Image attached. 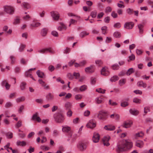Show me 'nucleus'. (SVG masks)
I'll use <instances>...</instances> for the list:
<instances>
[{
    "mask_svg": "<svg viewBox=\"0 0 153 153\" xmlns=\"http://www.w3.org/2000/svg\"><path fill=\"white\" fill-rule=\"evenodd\" d=\"M132 146V143L125 140L123 143L119 142L117 146V152H123L131 149Z\"/></svg>",
    "mask_w": 153,
    "mask_h": 153,
    "instance_id": "1",
    "label": "nucleus"
},
{
    "mask_svg": "<svg viewBox=\"0 0 153 153\" xmlns=\"http://www.w3.org/2000/svg\"><path fill=\"white\" fill-rule=\"evenodd\" d=\"M108 114L107 111L102 110L99 111L97 117L99 120L104 121L108 118Z\"/></svg>",
    "mask_w": 153,
    "mask_h": 153,
    "instance_id": "2",
    "label": "nucleus"
},
{
    "mask_svg": "<svg viewBox=\"0 0 153 153\" xmlns=\"http://www.w3.org/2000/svg\"><path fill=\"white\" fill-rule=\"evenodd\" d=\"M54 117L56 122L59 123H62L64 120V116L61 113H58L54 115Z\"/></svg>",
    "mask_w": 153,
    "mask_h": 153,
    "instance_id": "3",
    "label": "nucleus"
},
{
    "mask_svg": "<svg viewBox=\"0 0 153 153\" xmlns=\"http://www.w3.org/2000/svg\"><path fill=\"white\" fill-rule=\"evenodd\" d=\"M77 149L80 151H83L85 150L87 147L86 143L82 142H79L76 145Z\"/></svg>",
    "mask_w": 153,
    "mask_h": 153,
    "instance_id": "4",
    "label": "nucleus"
},
{
    "mask_svg": "<svg viewBox=\"0 0 153 153\" xmlns=\"http://www.w3.org/2000/svg\"><path fill=\"white\" fill-rule=\"evenodd\" d=\"M4 10L7 13L10 15L13 14L14 12V8L9 6H5L4 7Z\"/></svg>",
    "mask_w": 153,
    "mask_h": 153,
    "instance_id": "5",
    "label": "nucleus"
},
{
    "mask_svg": "<svg viewBox=\"0 0 153 153\" xmlns=\"http://www.w3.org/2000/svg\"><path fill=\"white\" fill-rule=\"evenodd\" d=\"M134 24L132 22H126L124 25V28L126 29H131L133 27Z\"/></svg>",
    "mask_w": 153,
    "mask_h": 153,
    "instance_id": "6",
    "label": "nucleus"
},
{
    "mask_svg": "<svg viewBox=\"0 0 153 153\" xmlns=\"http://www.w3.org/2000/svg\"><path fill=\"white\" fill-rule=\"evenodd\" d=\"M133 124V122L131 120L124 121L122 125V126L125 128H128L130 127Z\"/></svg>",
    "mask_w": 153,
    "mask_h": 153,
    "instance_id": "7",
    "label": "nucleus"
},
{
    "mask_svg": "<svg viewBox=\"0 0 153 153\" xmlns=\"http://www.w3.org/2000/svg\"><path fill=\"white\" fill-rule=\"evenodd\" d=\"M51 16L53 19L55 20H58L59 17V14L58 12L56 11H52L51 12Z\"/></svg>",
    "mask_w": 153,
    "mask_h": 153,
    "instance_id": "8",
    "label": "nucleus"
},
{
    "mask_svg": "<svg viewBox=\"0 0 153 153\" xmlns=\"http://www.w3.org/2000/svg\"><path fill=\"white\" fill-rule=\"evenodd\" d=\"M47 51H48L49 52L51 53H53V51L52 50H51V48L42 49L38 50L37 51V52L38 53H46V52Z\"/></svg>",
    "mask_w": 153,
    "mask_h": 153,
    "instance_id": "9",
    "label": "nucleus"
},
{
    "mask_svg": "<svg viewBox=\"0 0 153 153\" xmlns=\"http://www.w3.org/2000/svg\"><path fill=\"white\" fill-rule=\"evenodd\" d=\"M110 139L109 136H106L104 137L102 139L103 144L104 146H108L110 145L108 141Z\"/></svg>",
    "mask_w": 153,
    "mask_h": 153,
    "instance_id": "10",
    "label": "nucleus"
},
{
    "mask_svg": "<svg viewBox=\"0 0 153 153\" xmlns=\"http://www.w3.org/2000/svg\"><path fill=\"white\" fill-rule=\"evenodd\" d=\"M94 65H91L89 67L86 68L85 71L86 72L92 73L94 72Z\"/></svg>",
    "mask_w": 153,
    "mask_h": 153,
    "instance_id": "11",
    "label": "nucleus"
},
{
    "mask_svg": "<svg viewBox=\"0 0 153 153\" xmlns=\"http://www.w3.org/2000/svg\"><path fill=\"white\" fill-rule=\"evenodd\" d=\"M100 139V135L99 134L97 133H94L93 136L92 140L94 142L97 143Z\"/></svg>",
    "mask_w": 153,
    "mask_h": 153,
    "instance_id": "12",
    "label": "nucleus"
},
{
    "mask_svg": "<svg viewBox=\"0 0 153 153\" xmlns=\"http://www.w3.org/2000/svg\"><path fill=\"white\" fill-rule=\"evenodd\" d=\"M86 126L88 128H92L95 127L96 124L94 120H91L89 121Z\"/></svg>",
    "mask_w": 153,
    "mask_h": 153,
    "instance_id": "13",
    "label": "nucleus"
},
{
    "mask_svg": "<svg viewBox=\"0 0 153 153\" xmlns=\"http://www.w3.org/2000/svg\"><path fill=\"white\" fill-rule=\"evenodd\" d=\"M101 74L105 76H107L109 74V72L107 68L103 67L102 68L101 71Z\"/></svg>",
    "mask_w": 153,
    "mask_h": 153,
    "instance_id": "14",
    "label": "nucleus"
},
{
    "mask_svg": "<svg viewBox=\"0 0 153 153\" xmlns=\"http://www.w3.org/2000/svg\"><path fill=\"white\" fill-rule=\"evenodd\" d=\"M104 128L108 131H113L115 129V127L112 125H108L105 126Z\"/></svg>",
    "mask_w": 153,
    "mask_h": 153,
    "instance_id": "15",
    "label": "nucleus"
},
{
    "mask_svg": "<svg viewBox=\"0 0 153 153\" xmlns=\"http://www.w3.org/2000/svg\"><path fill=\"white\" fill-rule=\"evenodd\" d=\"M37 115L38 114L36 113L33 114L32 117V120H36L38 122H40L41 121V119Z\"/></svg>",
    "mask_w": 153,
    "mask_h": 153,
    "instance_id": "16",
    "label": "nucleus"
},
{
    "mask_svg": "<svg viewBox=\"0 0 153 153\" xmlns=\"http://www.w3.org/2000/svg\"><path fill=\"white\" fill-rule=\"evenodd\" d=\"M129 112L131 114L135 116L137 115L139 113V112L138 110L134 108L130 109Z\"/></svg>",
    "mask_w": 153,
    "mask_h": 153,
    "instance_id": "17",
    "label": "nucleus"
},
{
    "mask_svg": "<svg viewBox=\"0 0 153 153\" xmlns=\"http://www.w3.org/2000/svg\"><path fill=\"white\" fill-rule=\"evenodd\" d=\"M137 85L140 87H142L145 88L146 87L147 84L146 83L142 81H140L137 82Z\"/></svg>",
    "mask_w": 153,
    "mask_h": 153,
    "instance_id": "18",
    "label": "nucleus"
},
{
    "mask_svg": "<svg viewBox=\"0 0 153 153\" xmlns=\"http://www.w3.org/2000/svg\"><path fill=\"white\" fill-rule=\"evenodd\" d=\"M72 104L69 102H66L65 104V107L66 110H69L72 108Z\"/></svg>",
    "mask_w": 153,
    "mask_h": 153,
    "instance_id": "19",
    "label": "nucleus"
},
{
    "mask_svg": "<svg viewBox=\"0 0 153 153\" xmlns=\"http://www.w3.org/2000/svg\"><path fill=\"white\" fill-rule=\"evenodd\" d=\"M136 146L139 148H142L143 145V142L141 140H137L136 142Z\"/></svg>",
    "mask_w": 153,
    "mask_h": 153,
    "instance_id": "20",
    "label": "nucleus"
},
{
    "mask_svg": "<svg viewBox=\"0 0 153 153\" xmlns=\"http://www.w3.org/2000/svg\"><path fill=\"white\" fill-rule=\"evenodd\" d=\"M143 25L142 24H139L137 25L138 28L139 29V33L140 34H142L143 32Z\"/></svg>",
    "mask_w": 153,
    "mask_h": 153,
    "instance_id": "21",
    "label": "nucleus"
},
{
    "mask_svg": "<svg viewBox=\"0 0 153 153\" xmlns=\"http://www.w3.org/2000/svg\"><path fill=\"white\" fill-rule=\"evenodd\" d=\"M36 74L39 77L41 78H43L45 76L44 73L39 70L37 71Z\"/></svg>",
    "mask_w": 153,
    "mask_h": 153,
    "instance_id": "22",
    "label": "nucleus"
},
{
    "mask_svg": "<svg viewBox=\"0 0 153 153\" xmlns=\"http://www.w3.org/2000/svg\"><path fill=\"white\" fill-rule=\"evenodd\" d=\"M144 136V133L142 132L136 133L134 135L135 138L137 139L139 137H142Z\"/></svg>",
    "mask_w": 153,
    "mask_h": 153,
    "instance_id": "23",
    "label": "nucleus"
},
{
    "mask_svg": "<svg viewBox=\"0 0 153 153\" xmlns=\"http://www.w3.org/2000/svg\"><path fill=\"white\" fill-rule=\"evenodd\" d=\"M70 128L68 126H62V131L64 132H68L70 130Z\"/></svg>",
    "mask_w": 153,
    "mask_h": 153,
    "instance_id": "24",
    "label": "nucleus"
},
{
    "mask_svg": "<svg viewBox=\"0 0 153 153\" xmlns=\"http://www.w3.org/2000/svg\"><path fill=\"white\" fill-rule=\"evenodd\" d=\"M53 96L51 93H48L46 96V99L48 100H52L53 98Z\"/></svg>",
    "mask_w": 153,
    "mask_h": 153,
    "instance_id": "25",
    "label": "nucleus"
},
{
    "mask_svg": "<svg viewBox=\"0 0 153 153\" xmlns=\"http://www.w3.org/2000/svg\"><path fill=\"white\" fill-rule=\"evenodd\" d=\"M41 24L38 22H33L30 25V26L33 27H37L39 26Z\"/></svg>",
    "mask_w": 153,
    "mask_h": 153,
    "instance_id": "26",
    "label": "nucleus"
},
{
    "mask_svg": "<svg viewBox=\"0 0 153 153\" xmlns=\"http://www.w3.org/2000/svg\"><path fill=\"white\" fill-rule=\"evenodd\" d=\"M89 34V33H87L85 31H83L81 32L79 34V36L81 38H83L87 35Z\"/></svg>",
    "mask_w": 153,
    "mask_h": 153,
    "instance_id": "27",
    "label": "nucleus"
},
{
    "mask_svg": "<svg viewBox=\"0 0 153 153\" xmlns=\"http://www.w3.org/2000/svg\"><path fill=\"white\" fill-rule=\"evenodd\" d=\"M25 100V98L24 97H21L18 98L16 99V102H19L24 101Z\"/></svg>",
    "mask_w": 153,
    "mask_h": 153,
    "instance_id": "28",
    "label": "nucleus"
},
{
    "mask_svg": "<svg viewBox=\"0 0 153 153\" xmlns=\"http://www.w3.org/2000/svg\"><path fill=\"white\" fill-rule=\"evenodd\" d=\"M17 145L18 146H24L26 145V143L24 141H20L18 140L17 142Z\"/></svg>",
    "mask_w": 153,
    "mask_h": 153,
    "instance_id": "29",
    "label": "nucleus"
},
{
    "mask_svg": "<svg viewBox=\"0 0 153 153\" xmlns=\"http://www.w3.org/2000/svg\"><path fill=\"white\" fill-rule=\"evenodd\" d=\"M20 22V17L17 16L16 17V18L14 20V21L13 22V24L14 25H16L19 24Z\"/></svg>",
    "mask_w": 153,
    "mask_h": 153,
    "instance_id": "30",
    "label": "nucleus"
},
{
    "mask_svg": "<svg viewBox=\"0 0 153 153\" xmlns=\"http://www.w3.org/2000/svg\"><path fill=\"white\" fill-rule=\"evenodd\" d=\"M96 102L97 104H99L103 102V100L101 97H97L96 99Z\"/></svg>",
    "mask_w": 153,
    "mask_h": 153,
    "instance_id": "31",
    "label": "nucleus"
},
{
    "mask_svg": "<svg viewBox=\"0 0 153 153\" xmlns=\"http://www.w3.org/2000/svg\"><path fill=\"white\" fill-rule=\"evenodd\" d=\"M66 29L65 26V25L61 23L60 26H59L58 28V29L60 30L61 31L63 29Z\"/></svg>",
    "mask_w": 153,
    "mask_h": 153,
    "instance_id": "32",
    "label": "nucleus"
},
{
    "mask_svg": "<svg viewBox=\"0 0 153 153\" xmlns=\"http://www.w3.org/2000/svg\"><path fill=\"white\" fill-rule=\"evenodd\" d=\"M134 72V71L133 70V69L132 68H131L128 69V70L126 73V74L127 75L129 76Z\"/></svg>",
    "mask_w": 153,
    "mask_h": 153,
    "instance_id": "33",
    "label": "nucleus"
},
{
    "mask_svg": "<svg viewBox=\"0 0 153 153\" xmlns=\"http://www.w3.org/2000/svg\"><path fill=\"white\" fill-rule=\"evenodd\" d=\"M87 88V87L85 85H83L80 87L79 90L81 91H85Z\"/></svg>",
    "mask_w": 153,
    "mask_h": 153,
    "instance_id": "34",
    "label": "nucleus"
},
{
    "mask_svg": "<svg viewBox=\"0 0 153 153\" xmlns=\"http://www.w3.org/2000/svg\"><path fill=\"white\" fill-rule=\"evenodd\" d=\"M12 106L13 104L12 102H6L5 105V107L7 108H9Z\"/></svg>",
    "mask_w": 153,
    "mask_h": 153,
    "instance_id": "35",
    "label": "nucleus"
},
{
    "mask_svg": "<svg viewBox=\"0 0 153 153\" xmlns=\"http://www.w3.org/2000/svg\"><path fill=\"white\" fill-rule=\"evenodd\" d=\"M114 36L115 38H120L121 36L120 33L119 32H116L114 33Z\"/></svg>",
    "mask_w": 153,
    "mask_h": 153,
    "instance_id": "36",
    "label": "nucleus"
},
{
    "mask_svg": "<svg viewBox=\"0 0 153 153\" xmlns=\"http://www.w3.org/2000/svg\"><path fill=\"white\" fill-rule=\"evenodd\" d=\"M47 33V30L45 28L42 29L41 32V35L42 36H45Z\"/></svg>",
    "mask_w": 153,
    "mask_h": 153,
    "instance_id": "37",
    "label": "nucleus"
},
{
    "mask_svg": "<svg viewBox=\"0 0 153 153\" xmlns=\"http://www.w3.org/2000/svg\"><path fill=\"white\" fill-rule=\"evenodd\" d=\"M107 27L106 26H104L101 28L102 33L103 34H105L106 33V31Z\"/></svg>",
    "mask_w": 153,
    "mask_h": 153,
    "instance_id": "38",
    "label": "nucleus"
},
{
    "mask_svg": "<svg viewBox=\"0 0 153 153\" xmlns=\"http://www.w3.org/2000/svg\"><path fill=\"white\" fill-rule=\"evenodd\" d=\"M111 68L114 70H117L119 68V66L117 64H115L112 65Z\"/></svg>",
    "mask_w": 153,
    "mask_h": 153,
    "instance_id": "39",
    "label": "nucleus"
},
{
    "mask_svg": "<svg viewBox=\"0 0 153 153\" xmlns=\"http://www.w3.org/2000/svg\"><path fill=\"white\" fill-rule=\"evenodd\" d=\"M67 77L70 80H72L74 78V74L73 75L71 73H68L67 75Z\"/></svg>",
    "mask_w": 153,
    "mask_h": 153,
    "instance_id": "40",
    "label": "nucleus"
},
{
    "mask_svg": "<svg viewBox=\"0 0 153 153\" xmlns=\"http://www.w3.org/2000/svg\"><path fill=\"white\" fill-rule=\"evenodd\" d=\"M118 79L119 77L117 76H115L112 77L110 79V80L111 82H113L117 80Z\"/></svg>",
    "mask_w": 153,
    "mask_h": 153,
    "instance_id": "41",
    "label": "nucleus"
},
{
    "mask_svg": "<svg viewBox=\"0 0 153 153\" xmlns=\"http://www.w3.org/2000/svg\"><path fill=\"white\" fill-rule=\"evenodd\" d=\"M26 84V83L24 82H22L21 83L20 85V87L21 90H23L25 89V86Z\"/></svg>",
    "mask_w": 153,
    "mask_h": 153,
    "instance_id": "42",
    "label": "nucleus"
},
{
    "mask_svg": "<svg viewBox=\"0 0 153 153\" xmlns=\"http://www.w3.org/2000/svg\"><path fill=\"white\" fill-rule=\"evenodd\" d=\"M112 9L111 7L109 6L107 7L105 9V12L106 13H108L111 11Z\"/></svg>",
    "mask_w": 153,
    "mask_h": 153,
    "instance_id": "43",
    "label": "nucleus"
},
{
    "mask_svg": "<svg viewBox=\"0 0 153 153\" xmlns=\"http://www.w3.org/2000/svg\"><path fill=\"white\" fill-rule=\"evenodd\" d=\"M22 5L25 8L28 9L30 8V5L27 3L24 2L23 3Z\"/></svg>",
    "mask_w": 153,
    "mask_h": 153,
    "instance_id": "44",
    "label": "nucleus"
},
{
    "mask_svg": "<svg viewBox=\"0 0 153 153\" xmlns=\"http://www.w3.org/2000/svg\"><path fill=\"white\" fill-rule=\"evenodd\" d=\"M128 105L129 104L128 102L126 101H124L121 103V106L123 107H125L128 106Z\"/></svg>",
    "mask_w": 153,
    "mask_h": 153,
    "instance_id": "45",
    "label": "nucleus"
},
{
    "mask_svg": "<svg viewBox=\"0 0 153 153\" xmlns=\"http://www.w3.org/2000/svg\"><path fill=\"white\" fill-rule=\"evenodd\" d=\"M126 82V79H121L119 81V84L120 86L123 85H124Z\"/></svg>",
    "mask_w": 153,
    "mask_h": 153,
    "instance_id": "46",
    "label": "nucleus"
},
{
    "mask_svg": "<svg viewBox=\"0 0 153 153\" xmlns=\"http://www.w3.org/2000/svg\"><path fill=\"white\" fill-rule=\"evenodd\" d=\"M82 98V96L80 94H78L75 96V98L77 100H79L81 99Z\"/></svg>",
    "mask_w": 153,
    "mask_h": 153,
    "instance_id": "47",
    "label": "nucleus"
},
{
    "mask_svg": "<svg viewBox=\"0 0 153 153\" xmlns=\"http://www.w3.org/2000/svg\"><path fill=\"white\" fill-rule=\"evenodd\" d=\"M74 77L75 76L76 79H78L80 77V74L79 73L74 72L73 73Z\"/></svg>",
    "mask_w": 153,
    "mask_h": 153,
    "instance_id": "48",
    "label": "nucleus"
},
{
    "mask_svg": "<svg viewBox=\"0 0 153 153\" xmlns=\"http://www.w3.org/2000/svg\"><path fill=\"white\" fill-rule=\"evenodd\" d=\"M96 91L100 93L104 94L105 93V90H103L101 88L97 89L96 90Z\"/></svg>",
    "mask_w": 153,
    "mask_h": 153,
    "instance_id": "49",
    "label": "nucleus"
},
{
    "mask_svg": "<svg viewBox=\"0 0 153 153\" xmlns=\"http://www.w3.org/2000/svg\"><path fill=\"white\" fill-rule=\"evenodd\" d=\"M97 14V12L96 11H93L91 12V16L93 18H95Z\"/></svg>",
    "mask_w": 153,
    "mask_h": 153,
    "instance_id": "50",
    "label": "nucleus"
},
{
    "mask_svg": "<svg viewBox=\"0 0 153 153\" xmlns=\"http://www.w3.org/2000/svg\"><path fill=\"white\" fill-rule=\"evenodd\" d=\"M141 100L137 98H134L133 100V102L136 103H140L141 102Z\"/></svg>",
    "mask_w": 153,
    "mask_h": 153,
    "instance_id": "51",
    "label": "nucleus"
},
{
    "mask_svg": "<svg viewBox=\"0 0 153 153\" xmlns=\"http://www.w3.org/2000/svg\"><path fill=\"white\" fill-rule=\"evenodd\" d=\"M22 126V123L20 121H19L16 124L15 126L16 128H18Z\"/></svg>",
    "mask_w": 153,
    "mask_h": 153,
    "instance_id": "52",
    "label": "nucleus"
},
{
    "mask_svg": "<svg viewBox=\"0 0 153 153\" xmlns=\"http://www.w3.org/2000/svg\"><path fill=\"white\" fill-rule=\"evenodd\" d=\"M6 137L8 138H11L13 137V133L9 132L7 133L6 134Z\"/></svg>",
    "mask_w": 153,
    "mask_h": 153,
    "instance_id": "53",
    "label": "nucleus"
},
{
    "mask_svg": "<svg viewBox=\"0 0 153 153\" xmlns=\"http://www.w3.org/2000/svg\"><path fill=\"white\" fill-rule=\"evenodd\" d=\"M68 111L67 112V116L69 117H71L72 114V112L71 109L68 110Z\"/></svg>",
    "mask_w": 153,
    "mask_h": 153,
    "instance_id": "54",
    "label": "nucleus"
},
{
    "mask_svg": "<svg viewBox=\"0 0 153 153\" xmlns=\"http://www.w3.org/2000/svg\"><path fill=\"white\" fill-rule=\"evenodd\" d=\"M121 24L119 22L116 23L114 25V27L117 28H120L121 27Z\"/></svg>",
    "mask_w": 153,
    "mask_h": 153,
    "instance_id": "55",
    "label": "nucleus"
},
{
    "mask_svg": "<svg viewBox=\"0 0 153 153\" xmlns=\"http://www.w3.org/2000/svg\"><path fill=\"white\" fill-rule=\"evenodd\" d=\"M55 69V68L54 67V66L52 65H50L48 67V70L51 71V72H52Z\"/></svg>",
    "mask_w": 153,
    "mask_h": 153,
    "instance_id": "56",
    "label": "nucleus"
},
{
    "mask_svg": "<svg viewBox=\"0 0 153 153\" xmlns=\"http://www.w3.org/2000/svg\"><path fill=\"white\" fill-rule=\"evenodd\" d=\"M40 147L42 149L45 150V151L48 150L49 149V147L45 146H41Z\"/></svg>",
    "mask_w": 153,
    "mask_h": 153,
    "instance_id": "57",
    "label": "nucleus"
},
{
    "mask_svg": "<svg viewBox=\"0 0 153 153\" xmlns=\"http://www.w3.org/2000/svg\"><path fill=\"white\" fill-rule=\"evenodd\" d=\"M110 19V18L109 16H107L105 18L104 21L105 23H108Z\"/></svg>",
    "mask_w": 153,
    "mask_h": 153,
    "instance_id": "58",
    "label": "nucleus"
},
{
    "mask_svg": "<svg viewBox=\"0 0 153 153\" xmlns=\"http://www.w3.org/2000/svg\"><path fill=\"white\" fill-rule=\"evenodd\" d=\"M111 16L114 18H117V14L114 11H113L111 13Z\"/></svg>",
    "mask_w": 153,
    "mask_h": 153,
    "instance_id": "59",
    "label": "nucleus"
},
{
    "mask_svg": "<svg viewBox=\"0 0 153 153\" xmlns=\"http://www.w3.org/2000/svg\"><path fill=\"white\" fill-rule=\"evenodd\" d=\"M76 21L73 19H71L70 22V24L69 25V26H70L71 24H74L76 23Z\"/></svg>",
    "mask_w": 153,
    "mask_h": 153,
    "instance_id": "60",
    "label": "nucleus"
},
{
    "mask_svg": "<svg viewBox=\"0 0 153 153\" xmlns=\"http://www.w3.org/2000/svg\"><path fill=\"white\" fill-rule=\"evenodd\" d=\"M134 93H135L136 94H142V91L139 90H134Z\"/></svg>",
    "mask_w": 153,
    "mask_h": 153,
    "instance_id": "61",
    "label": "nucleus"
},
{
    "mask_svg": "<svg viewBox=\"0 0 153 153\" xmlns=\"http://www.w3.org/2000/svg\"><path fill=\"white\" fill-rule=\"evenodd\" d=\"M104 15V13H100L98 14L97 16V18L98 19H100Z\"/></svg>",
    "mask_w": 153,
    "mask_h": 153,
    "instance_id": "62",
    "label": "nucleus"
},
{
    "mask_svg": "<svg viewBox=\"0 0 153 153\" xmlns=\"http://www.w3.org/2000/svg\"><path fill=\"white\" fill-rule=\"evenodd\" d=\"M91 83L92 84L94 85L96 82V79L94 77H92L91 79Z\"/></svg>",
    "mask_w": 153,
    "mask_h": 153,
    "instance_id": "63",
    "label": "nucleus"
},
{
    "mask_svg": "<svg viewBox=\"0 0 153 153\" xmlns=\"http://www.w3.org/2000/svg\"><path fill=\"white\" fill-rule=\"evenodd\" d=\"M90 114V112L88 110H87L84 113V116L86 117L88 116Z\"/></svg>",
    "mask_w": 153,
    "mask_h": 153,
    "instance_id": "64",
    "label": "nucleus"
}]
</instances>
